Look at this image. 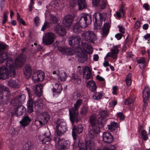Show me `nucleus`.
I'll return each mask as SVG.
<instances>
[{
  "label": "nucleus",
  "mask_w": 150,
  "mask_h": 150,
  "mask_svg": "<svg viewBox=\"0 0 150 150\" xmlns=\"http://www.w3.org/2000/svg\"><path fill=\"white\" fill-rule=\"evenodd\" d=\"M83 100L81 99H77L74 104V108H72L69 110L70 119L72 123H73L75 120L76 122L78 121L79 116L78 112L75 111L78 110L81 105L82 104Z\"/></svg>",
  "instance_id": "obj_4"
},
{
  "label": "nucleus",
  "mask_w": 150,
  "mask_h": 150,
  "mask_svg": "<svg viewBox=\"0 0 150 150\" xmlns=\"http://www.w3.org/2000/svg\"><path fill=\"white\" fill-rule=\"evenodd\" d=\"M40 19L39 17L36 16L34 19V21L36 26H38L40 23Z\"/></svg>",
  "instance_id": "obj_57"
},
{
  "label": "nucleus",
  "mask_w": 150,
  "mask_h": 150,
  "mask_svg": "<svg viewBox=\"0 0 150 150\" xmlns=\"http://www.w3.org/2000/svg\"><path fill=\"white\" fill-rule=\"evenodd\" d=\"M126 9L125 5L123 4H122L119 10L116 12V15L118 18H120L121 16L125 14V11Z\"/></svg>",
  "instance_id": "obj_33"
},
{
  "label": "nucleus",
  "mask_w": 150,
  "mask_h": 150,
  "mask_svg": "<svg viewBox=\"0 0 150 150\" xmlns=\"http://www.w3.org/2000/svg\"><path fill=\"white\" fill-rule=\"evenodd\" d=\"M102 137L103 141L105 143H110L113 141V137L109 132H103Z\"/></svg>",
  "instance_id": "obj_20"
},
{
  "label": "nucleus",
  "mask_w": 150,
  "mask_h": 150,
  "mask_svg": "<svg viewBox=\"0 0 150 150\" xmlns=\"http://www.w3.org/2000/svg\"><path fill=\"white\" fill-rule=\"evenodd\" d=\"M54 140L57 150H65V149L68 148L70 146V143L68 140L65 141L56 137L54 138Z\"/></svg>",
  "instance_id": "obj_6"
},
{
  "label": "nucleus",
  "mask_w": 150,
  "mask_h": 150,
  "mask_svg": "<svg viewBox=\"0 0 150 150\" xmlns=\"http://www.w3.org/2000/svg\"><path fill=\"white\" fill-rule=\"evenodd\" d=\"M25 58L22 54L16 58L15 60L14 66L13 64V60L11 58H8L6 63L7 67L9 69L11 76V77H14L15 75V68L20 67L22 66L23 63L25 61Z\"/></svg>",
  "instance_id": "obj_1"
},
{
  "label": "nucleus",
  "mask_w": 150,
  "mask_h": 150,
  "mask_svg": "<svg viewBox=\"0 0 150 150\" xmlns=\"http://www.w3.org/2000/svg\"><path fill=\"white\" fill-rule=\"evenodd\" d=\"M78 4L79 10L85 8L87 6L85 0H78Z\"/></svg>",
  "instance_id": "obj_41"
},
{
  "label": "nucleus",
  "mask_w": 150,
  "mask_h": 150,
  "mask_svg": "<svg viewBox=\"0 0 150 150\" xmlns=\"http://www.w3.org/2000/svg\"><path fill=\"white\" fill-rule=\"evenodd\" d=\"M108 115L107 112L105 110H102L99 112L98 116L99 118L98 119V125H101L102 126L104 125L103 120L104 118Z\"/></svg>",
  "instance_id": "obj_25"
},
{
  "label": "nucleus",
  "mask_w": 150,
  "mask_h": 150,
  "mask_svg": "<svg viewBox=\"0 0 150 150\" xmlns=\"http://www.w3.org/2000/svg\"><path fill=\"white\" fill-rule=\"evenodd\" d=\"M104 14L100 13L99 12H96L93 14V18L95 21L94 22V29H98L100 28L103 19Z\"/></svg>",
  "instance_id": "obj_10"
},
{
  "label": "nucleus",
  "mask_w": 150,
  "mask_h": 150,
  "mask_svg": "<svg viewBox=\"0 0 150 150\" xmlns=\"http://www.w3.org/2000/svg\"><path fill=\"white\" fill-rule=\"evenodd\" d=\"M138 64L141 69L143 68L146 67V63L144 57H142L138 60Z\"/></svg>",
  "instance_id": "obj_39"
},
{
  "label": "nucleus",
  "mask_w": 150,
  "mask_h": 150,
  "mask_svg": "<svg viewBox=\"0 0 150 150\" xmlns=\"http://www.w3.org/2000/svg\"><path fill=\"white\" fill-rule=\"evenodd\" d=\"M53 74H56L58 79L61 81H65L66 79V73L63 71L56 70L53 72Z\"/></svg>",
  "instance_id": "obj_22"
},
{
  "label": "nucleus",
  "mask_w": 150,
  "mask_h": 150,
  "mask_svg": "<svg viewBox=\"0 0 150 150\" xmlns=\"http://www.w3.org/2000/svg\"><path fill=\"white\" fill-rule=\"evenodd\" d=\"M35 108L37 110H39L42 108L43 104L42 100L40 99H38V101H35Z\"/></svg>",
  "instance_id": "obj_40"
},
{
  "label": "nucleus",
  "mask_w": 150,
  "mask_h": 150,
  "mask_svg": "<svg viewBox=\"0 0 150 150\" xmlns=\"http://www.w3.org/2000/svg\"><path fill=\"white\" fill-rule=\"evenodd\" d=\"M115 149V146L113 145H111L110 146L109 149L107 147H105L103 149V150H114Z\"/></svg>",
  "instance_id": "obj_59"
},
{
  "label": "nucleus",
  "mask_w": 150,
  "mask_h": 150,
  "mask_svg": "<svg viewBox=\"0 0 150 150\" xmlns=\"http://www.w3.org/2000/svg\"><path fill=\"white\" fill-rule=\"evenodd\" d=\"M51 139V135L50 132L49 131L45 132L40 138L42 143L44 144L50 141Z\"/></svg>",
  "instance_id": "obj_26"
},
{
  "label": "nucleus",
  "mask_w": 150,
  "mask_h": 150,
  "mask_svg": "<svg viewBox=\"0 0 150 150\" xmlns=\"http://www.w3.org/2000/svg\"><path fill=\"white\" fill-rule=\"evenodd\" d=\"M81 40V38L79 36H72L69 38L68 40L69 43V45L71 46L76 45L75 46L76 50H78V48H80L78 47V46L80 45Z\"/></svg>",
  "instance_id": "obj_14"
},
{
  "label": "nucleus",
  "mask_w": 150,
  "mask_h": 150,
  "mask_svg": "<svg viewBox=\"0 0 150 150\" xmlns=\"http://www.w3.org/2000/svg\"><path fill=\"white\" fill-rule=\"evenodd\" d=\"M72 80L75 83H80L81 82V80L78 76L76 74H74L71 78Z\"/></svg>",
  "instance_id": "obj_45"
},
{
  "label": "nucleus",
  "mask_w": 150,
  "mask_h": 150,
  "mask_svg": "<svg viewBox=\"0 0 150 150\" xmlns=\"http://www.w3.org/2000/svg\"><path fill=\"white\" fill-rule=\"evenodd\" d=\"M78 144L79 150H94L95 149V144L92 141H86L85 143V147H84V144L79 142V139H77V144Z\"/></svg>",
  "instance_id": "obj_11"
},
{
  "label": "nucleus",
  "mask_w": 150,
  "mask_h": 150,
  "mask_svg": "<svg viewBox=\"0 0 150 150\" xmlns=\"http://www.w3.org/2000/svg\"><path fill=\"white\" fill-rule=\"evenodd\" d=\"M117 86H114L112 88V93L113 95H116L117 93Z\"/></svg>",
  "instance_id": "obj_55"
},
{
  "label": "nucleus",
  "mask_w": 150,
  "mask_h": 150,
  "mask_svg": "<svg viewBox=\"0 0 150 150\" xmlns=\"http://www.w3.org/2000/svg\"><path fill=\"white\" fill-rule=\"evenodd\" d=\"M88 108L86 107L83 106L81 108L80 113L82 115H86L88 111Z\"/></svg>",
  "instance_id": "obj_46"
},
{
  "label": "nucleus",
  "mask_w": 150,
  "mask_h": 150,
  "mask_svg": "<svg viewBox=\"0 0 150 150\" xmlns=\"http://www.w3.org/2000/svg\"><path fill=\"white\" fill-rule=\"evenodd\" d=\"M81 36L83 39L89 42H93L97 39L96 34L91 31L84 32L82 34Z\"/></svg>",
  "instance_id": "obj_9"
},
{
  "label": "nucleus",
  "mask_w": 150,
  "mask_h": 150,
  "mask_svg": "<svg viewBox=\"0 0 150 150\" xmlns=\"http://www.w3.org/2000/svg\"><path fill=\"white\" fill-rule=\"evenodd\" d=\"M122 37V35L121 34L118 33L115 35V37L118 40H120Z\"/></svg>",
  "instance_id": "obj_64"
},
{
  "label": "nucleus",
  "mask_w": 150,
  "mask_h": 150,
  "mask_svg": "<svg viewBox=\"0 0 150 150\" xmlns=\"http://www.w3.org/2000/svg\"><path fill=\"white\" fill-rule=\"evenodd\" d=\"M117 103V102L116 101L112 100L109 103V105L110 107H114Z\"/></svg>",
  "instance_id": "obj_62"
},
{
  "label": "nucleus",
  "mask_w": 150,
  "mask_h": 150,
  "mask_svg": "<svg viewBox=\"0 0 150 150\" xmlns=\"http://www.w3.org/2000/svg\"><path fill=\"white\" fill-rule=\"evenodd\" d=\"M49 26V23L47 21H45L42 27L41 30L42 31H44Z\"/></svg>",
  "instance_id": "obj_54"
},
{
  "label": "nucleus",
  "mask_w": 150,
  "mask_h": 150,
  "mask_svg": "<svg viewBox=\"0 0 150 150\" xmlns=\"http://www.w3.org/2000/svg\"><path fill=\"white\" fill-rule=\"evenodd\" d=\"M10 133L13 136H14L18 134V132L14 128L11 129L10 131Z\"/></svg>",
  "instance_id": "obj_56"
},
{
  "label": "nucleus",
  "mask_w": 150,
  "mask_h": 150,
  "mask_svg": "<svg viewBox=\"0 0 150 150\" xmlns=\"http://www.w3.org/2000/svg\"><path fill=\"white\" fill-rule=\"evenodd\" d=\"M117 53H114L112 52L108 53L106 55V57L108 56L110 57H111L113 58L114 59H116L117 57Z\"/></svg>",
  "instance_id": "obj_51"
},
{
  "label": "nucleus",
  "mask_w": 150,
  "mask_h": 150,
  "mask_svg": "<svg viewBox=\"0 0 150 150\" xmlns=\"http://www.w3.org/2000/svg\"><path fill=\"white\" fill-rule=\"evenodd\" d=\"M50 21L51 23H56L58 22V19L55 16L51 15L50 17Z\"/></svg>",
  "instance_id": "obj_48"
},
{
  "label": "nucleus",
  "mask_w": 150,
  "mask_h": 150,
  "mask_svg": "<svg viewBox=\"0 0 150 150\" xmlns=\"http://www.w3.org/2000/svg\"><path fill=\"white\" fill-rule=\"evenodd\" d=\"M62 90V87L61 84L58 82L55 83L54 87L52 91L54 95H57L61 93Z\"/></svg>",
  "instance_id": "obj_29"
},
{
  "label": "nucleus",
  "mask_w": 150,
  "mask_h": 150,
  "mask_svg": "<svg viewBox=\"0 0 150 150\" xmlns=\"http://www.w3.org/2000/svg\"><path fill=\"white\" fill-rule=\"evenodd\" d=\"M54 30L58 35L64 36L66 33L64 28L61 25H57L54 28Z\"/></svg>",
  "instance_id": "obj_24"
},
{
  "label": "nucleus",
  "mask_w": 150,
  "mask_h": 150,
  "mask_svg": "<svg viewBox=\"0 0 150 150\" xmlns=\"http://www.w3.org/2000/svg\"><path fill=\"white\" fill-rule=\"evenodd\" d=\"M34 147L33 145H29L27 144L23 146L24 150H32Z\"/></svg>",
  "instance_id": "obj_50"
},
{
  "label": "nucleus",
  "mask_w": 150,
  "mask_h": 150,
  "mask_svg": "<svg viewBox=\"0 0 150 150\" xmlns=\"http://www.w3.org/2000/svg\"><path fill=\"white\" fill-rule=\"evenodd\" d=\"M55 133L57 135L60 136L64 134L67 130L66 123L62 119H58L56 123Z\"/></svg>",
  "instance_id": "obj_8"
},
{
  "label": "nucleus",
  "mask_w": 150,
  "mask_h": 150,
  "mask_svg": "<svg viewBox=\"0 0 150 150\" xmlns=\"http://www.w3.org/2000/svg\"><path fill=\"white\" fill-rule=\"evenodd\" d=\"M111 51L112 52L114 53L117 54L119 52V50H118V46H114L112 48Z\"/></svg>",
  "instance_id": "obj_52"
},
{
  "label": "nucleus",
  "mask_w": 150,
  "mask_h": 150,
  "mask_svg": "<svg viewBox=\"0 0 150 150\" xmlns=\"http://www.w3.org/2000/svg\"><path fill=\"white\" fill-rule=\"evenodd\" d=\"M10 96L9 89L2 85H0V103L6 104Z\"/></svg>",
  "instance_id": "obj_5"
},
{
  "label": "nucleus",
  "mask_w": 150,
  "mask_h": 150,
  "mask_svg": "<svg viewBox=\"0 0 150 150\" xmlns=\"http://www.w3.org/2000/svg\"><path fill=\"white\" fill-rule=\"evenodd\" d=\"M58 50L61 52L63 54L67 55H71L75 53L76 50L71 48H70L66 47H59L58 48Z\"/></svg>",
  "instance_id": "obj_16"
},
{
  "label": "nucleus",
  "mask_w": 150,
  "mask_h": 150,
  "mask_svg": "<svg viewBox=\"0 0 150 150\" xmlns=\"http://www.w3.org/2000/svg\"><path fill=\"white\" fill-rule=\"evenodd\" d=\"M118 123L114 122H112L110 125H108V127L109 129L111 131L114 130L116 128L118 127Z\"/></svg>",
  "instance_id": "obj_42"
},
{
  "label": "nucleus",
  "mask_w": 150,
  "mask_h": 150,
  "mask_svg": "<svg viewBox=\"0 0 150 150\" xmlns=\"http://www.w3.org/2000/svg\"><path fill=\"white\" fill-rule=\"evenodd\" d=\"M27 105V107H33V104L32 100L30 98L28 100Z\"/></svg>",
  "instance_id": "obj_53"
},
{
  "label": "nucleus",
  "mask_w": 150,
  "mask_h": 150,
  "mask_svg": "<svg viewBox=\"0 0 150 150\" xmlns=\"http://www.w3.org/2000/svg\"><path fill=\"white\" fill-rule=\"evenodd\" d=\"M132 76V74L131 73H129L127 75L126 81V84L127 86H129L131 84L132 81L131 79Z\"/></svg>",
  "instance_id": "obj_47"
},
{
  "label": "nucleus",
  "mask_w": 150,
  "mask_h": 150,
  "mask_svg": "<svg viewBox=\"0 0 150 150\" xmlns=\"http://www.w3.org/2000/svg\"><path fill=\"white\" fill-rule=\"evenodd\" d=\"M31 73V69L29 65H26L24 69V74L26 78L28 79L30 77Z\"/></svg>",
  "instance_id": "obj_34"
},
{
  "label": "nucleus",
  "mask_w": 150,
  "mask_h": 150,
  "mask_svg": "<svg viewBox=\"0 0 150 150\" xmlns=\"http://www.w3.org/2000/svg\"><path fill=\"white\" fill-rule=\"evenodd\" d=\"M81 43L83 48L86 52L89 54H91L92 53L93 49L91 46L88 45L86 43Z\"/></svg>",
  "instance_id": "obj_35"
},
{
  "label": "nucleus",
  "mask_w": 150,
  "mask_h": 150,
  "mask_svg": "<svg viewBox=\"0 0 150 150\" xmlns=\"http://www.w3.org/2000/svg\"><path fill=\"white\" fill-rule=\"evenodd\" d=\"M8 86L11 87L13 88H17L19 87L16 81L12 79H10L8 82Z\"/></svg>",
  "instance_id": "obj_38"
},
{
  "label": "nucleus",
  "mask_w": 150,
  "mask_h": 150,
  "mask_svg": "<svg viewBox=\"0 0 150 150\" xmlns=\"http://www.w3.org/2000/svg\"><path fill=\"white\" fill-rule=\"evenodd\" d=\"M135 99V96L134 95L130 96L127 99L125 100V105H129L134 102Z\"/></svg>",
  "instance_id": "obj_43"
},
{
  "label": "nucleus",
  "mask_w": 150,
  "mask_h": 150,
  "mask_svg": "<svg viewBox=\"0 0 150 150\" xmlns=\"http://www.w3.org/2000/svg\"><path fill=\"white\" fill-rule=\"evenodd\" d=\"M72 21V16L70 15H67L64 17L63 23L66 26L69 27L71 25Z\"/></svg>",
  "instance_id": "obj_27"
},
{
  "label": "nucleus",
  "mask_w": 150,
  "mask_h": 150,
  "mask_svg": "<svg viewBox=\"0 0 150 150\" xmlns=\"http://www.w3.org/2000/svg\"><path fill=\"white\" fill-rule=\"evenodd\" d=\"M8 46L5 44H0V64L5 62L6 60L8 58V54L4 50L8 48Z\"/></svg>",
  "instance_id": "obj_13"
},
{
  "label": "nucleus",
  "mask_w": 150,
  "mask_h": 150,
  "mask_svg": "<svg viewBox=\"0 0 150 150\" xmlns=\"http://www.w3.org/2000/svg\"><path fill=\"white\" fill-rule=\"evenodd\" d=\"M25 98L26 96L25 95L21 94L16 96L12 99L11 102V105L13 107L11 112L12 115H16L18 116L23 114L22 112H20L19 114L18 112V109L19 106L24 102Z\"/></svg>",
  "instance_id": "obj_3"
},
{
  "label": "nucleus",
  "mask_w": 150,
  "mask_h": 150,
  "mask_svg": "<svg viewBox=\"0 0 150 150\" xmlns=\"http://www.w3.org/2000/svg\"><path fill=\"white\" fill-rule=\"evenodd\" d=\"M82 28V27L81 25L78 22H77L73 26V31L75 33H79L81 31Z\"/></svg>",
  "instance_id": "obj_37"
},
{
  "label": "nucleus",
  "mask_w": 150,
  "mask_h": 150,
  "mask_svg": "<svg viewBox=\"0 0 150 150\" xmlns=\"http://www.w3.org/2000/svg\"><path fill=\"white\" fill-rule=\"evenodd\" d=\"M83 77L86 79H90L91 77V70L89 67L86 66L84 69L83 71Z\"/></svg>",
  "instance_id": "obj_28"
},
{
  "label": "nucleus",
  "mask_w": 150,
  "mask_h": 150,
  "mask_svg": "<svg viewBox=\"0 0 150 150\" xmlns=\"http://www.w3.org/2000/svg\"><path fill=\"white\" fill-rule=\"evenodd\" d=\"M86 86L92 91L94 92L97 89V87L96 83L93 80L88 81L86 83Z\"/></svg>",
  "instance_id": "obj_32"
},
{
  "label": "nucleus",
  "mask_w": 150,
  "mask_h": 150,
  "mask_svg": "<svg viewBox=\"0 0 150 150\" xmlns=\"http://www.w3.org/2000/svg\"><path fill=\"white\" fill-rule=\"evenodd\" d=\"M103 94L101 92H96L94 93L93 96V99L96 100H99L102 98Z\"/></svg>",
  "instance_id": "obj_44"
},
{
  "label": "nucleus",
  "mask_w": 150,
  "mask_h": 150,
  "mask_svg": "<svg viewBox=\"0 0 150 150\" xmlns=\"http://www.w3.org/2000/svg\"><path fill=\"white\" fill-rule=\"evenodd\" d=\"M143 97L144 99V102L145 103L149 98L150 95V90L147 87H145L143 91Z\"/></svg>",
  "instance_id": "obj_31"
},
{
  "label": "nucleus",
  "mask_w": 150,
  "mask_h": 150,
  "mask_svg": "<svg viewBox=\"0 0 150 150\" xmlns=\"http://www.w3.org/2000/svg\"><path fill=\"white\" fill-rule=\"evenodd\" d=\"M45 78V74L42 71H39L33 74L32 79L34 83L42 81Z\"/></svg>",
  "instance_id": "obj_15"
},
{
  "label": "nucleus",
  "mask_w": 150,
  "mask_h": 150,
  "mask_svg": "<svg viewBox=\"0 0 150 150\" xmlns=\"http://www.w3.org/2000/svg\"><path fill=\"white\" fill-rule=\"evenodd\" d=\"M83 131V128L82 125H79L78 126V128L77 129L76 128V127L74 126L73 127L72 129V136L74 140V143L73 144V145H76L77 142V140L76 139V132L79 134H80Z\"/></svg>",
  "instance_id": "obj_18"
},
{
  "label": "nucleus",
  "mask_w": 150,
  "mask_h": 150,
  "mask_svg": "<svg viewBox=\"0 0 150 150\" xmlns=\"http://www.w3.org/2000/svg\"><path fill=\"white\" fill-rule=\"evenodd\" d=\"M9 73L8 69L5 66L0 68V79L4 80L9 77Z\"/></svg>",
  "instance_id": "obj_19"
},
{
  "label": "nucleus",
  "mask_w": 150,
  "mask_h": 150,
  "mask_svg": "<svg viewBox=\"0 0 150 150\" xmlns=\"http://www.w3.org/2000/svg\"><path fill=\"white\" fill-rule=\"evenodd\" d=\"M31 121L30 119L28 116L24 117L20 121V123L22 126L25 127L29 124Z\"/></svg>",
  "instance_id": "obj_36"
},
{
  "label": "nucleus",
  "mask_w": 150,
  "mask_h": 150,
  "mask_svg": "<svg viewBox=\"0 0 150 150\" xmlns=\"http://www.w3.org/2000/svg\"><path fill=\"white\" fill-rule=\"evenodd\" d=\"M115 149V146L113 145H111L110 146L109 149L107 147H105L103 149V150H114Z\"/></svg>",
  "instance_id": "obj_60"
},
{
  "label": "nucleus",
  "mask_w": 150,
  "mask_h": 150,
  "mask_svg": "<svg viewBox=\"0 0 150 150\" xmlns=\"http://www.w3.org/2000/svg\"><path fill=\"white\" fill-rule=\"evenodd\" d=\"M79 22H78L83 28H85L92 22L91 16L89 14L82 13L79 17Z\"/></svg>",
  "instance_id": "obj_7"
},
{
  "label": "nucleus",
  "mask_w": 150,
  "mask_h": 150,
  "mask_svg": "<svg viewBox=\"0 0 150 150\" xmlns=\"http://www.w3.org/2000/svg\"><path fill=\"white\" fill-rule=\"evenodd\" d=\"M55 38L54 34L51 32H48L44 34L42 42L46 45H50L54 42Z\"/></svg>",
  "instance_id": "obj_12"
},
{
  "label": "nucleus",
  "mask_w": 150,
  "mask_h": 150,
  "mask_svg": "<svg viewBox=\"0 0 150 150\" xmlns=\"http://www.w3.org/2000/svg\"><path fill=\"white\" fill-rule=\"evenodd\" d=\"M117 117L121 120H123L125 119V116L121 112H119L117 113Z\"/></svg>",
  "instance_id": "obj_58"
},
{
  "label": "nucleus",
  "mask_w": 150,
  "mask_h": 150,
  "mask_svg": "<svg viewBox=\"0 0 150 150\" xmlns=\"http://www.w3.org/2000/svg\"><path fill=\"white\" fill-rule=\"evenodd\" d=\"M8 13V12L7 11L6 13H5L4 14V19L2 23L4 24L6 21L7 20V14Z\"/></svg>",
  "instance_id": "obj_61"
},
{
  "label": "nucleus",
  "mask_w": 150,
  "mask_h": 150,
  "mask_svg": "<svg viewBox=\"0 0 150 150\" xmlns=\"http://www.w3.org/2000/svg\"><path fill=\"white\" fill-rule=\"evenodd\" d=\"M40 117L41 119H39L38 121H37L38 122L40 125H42L47 123L50 117L47 112H43L42 115H40Z\"/></svg>",
  "instance_id": "obj_21"
},
{
  "label": "nucleus",
  "mask_w": 150,
  "mask_h": 150,
  "mask_svg": "<svg viewBox=\"0 0 150 150\" xmlns=\"http://www.w3.org/2000/svg\"><path fill=\"white\" fill-rule=\"evenodd\" d=\"M118 27L119 28V31L123 33H125V30L123 26H120V25H118Z\"/></svg>",
  "instance_id": "obj_63"
},
{
  "label": "nucleus",
  "mask_w": 150,
  "mask_h": 150,
  "mask_svg": "<svg viewBox=\"0 0 150 150\" xmlns=\"http://www.w3.org/2000/svg\"><path fill=\"white\" fill-rule=\"evenodd\" d=\"M78 57V61L81 63L84 62L86 60V55L81 48H78V51L75 52Z\"/></svg>",
  "instance_id": "obj_17"
},
{
  "label": "nucleus",
  "mask_w": 150,
  "mask_h": 150,
  "mask_svg": "<svg viewBox=\"0 0 150 150\" xmlns=\"http://www.w3.org/2000/svg\"><path fill=\"white\" fill-rule=\"evenodd\" d=\"M98 116L97 115H93L90 118L91 127L89 131L88 136L91 139L96 138L98 133L100 132V128L103 126V125L102 126L100 124L98 125Z\"/></svg>",
  "instance_id": "obj_2"
},
{
  "label": "nucleus",
  "mask_w": 150,
  "mask_h": 150,
  "mask_svg": "<svg viewBox=\"0 0 150 150\" xmlns=\"http://www.w3.org/2000/svg\"><path fill=\"white\" fill-rule=\"evenodd\" d=\"M110 27V25L109 23L104 24L101 32V36L103 38L107 36L109 32Z\"/></svg>",
  "instance_id": "obj_23"
},
{
  "label": "nucleus",
  "mask_w": 150,
  "mask_h": 150,
  "mask_svg": "<svg viewBox=\"0 0 150 150\" xmlns=\"http://www.w3.org/2000/svg\"><path fill=\"white\" fill-rule=\"evenodd\" d=\"M33 88L35 93L36 95L39 96L42 95L43 86L41 84H38L34 86Z\"/></svg>",
  "instance_id": "obj_30"
},
{
  "label": "nucleus",
  "mask_w": 150,
  "mask_h": 150,
  "mask_svg": "<svg viewBox=\"0 0 150 150\" xmlns=\"http://www.w3.org/2000/svg\"><path fill=\"white\" fill-rule=\"evenodd\" d=\"M141 138L143 140H146L148 139L146 132L145 130H143L141 132Z\"/></svg>",
  "instance_id": "obj_49"
}]
</instances>
